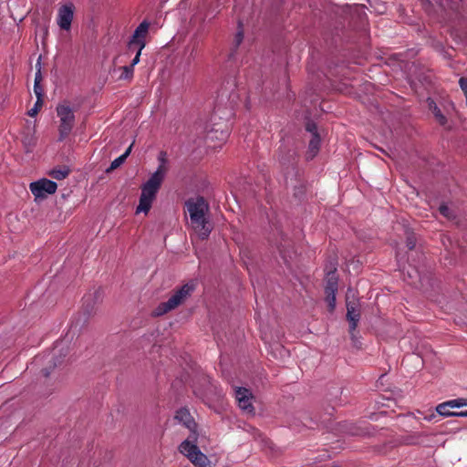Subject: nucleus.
<instances>
[{"label": "nucleus", "mask_w": 467, "mask_h": 467, "mask_svg": "<svg viewBox=\"0 0 467 467\" xmlns=\"http://www.w3.org/2000/svg\"><path fill=\"white\" fill-rule=\"evenodd\" d=\"M174 420L177 423L185 426L188 430H190L191 433L196 431L197 424L186 408H181L176 411L174 415Z\"/></svg>", "instance_id": "9d476101"}, {"label": "nucleus", "mask_w": 467, "mask_h": 467, "mask_svg": "<svg viewBox=\"0 0 467 467\" xmlns=\"http://www.w3.org/2000/svg\"><path fill=\"white\" fill-rule=\"evenodd\" d=\"M135 48L137 49L136 56L134 57V58L132 59V61L130 65V66H132L133 68L140 62V57L142 49L144 48V45L141 43V45L139 47H135Z\"/></svg>", "instance_id": "412c9836"}, {"label": "nucleus", "mask_w": 467, "mask_h": 467, "mask_svg": "<svg viewBox=\"0 0 467 467\" xmlns=\"http://www.w3.org/2000/svg\"><path fill=\"white\" fill-rule=\"evenodd\" d=\"M337 276L335 272H330L327 276L326 294H337Z\"/></svg>", "instance_id": "4468645a"}, {"label": "nucleus", "mask_w": 467, "mask_h": 467, "mask_svg": "<svg viewBox=\"0 0 467 467\" xmlns=\"http://www.w3.org/2000/svg\"><path fill=\"white\" fill-rule=\"evenodd\" d=\"M416 245V242L414 240V238L412 237H408L407 239V246L410 250H412Z\"/></svg>", "instance_id": "bb28decb"}, {"label": "nucleus", "mask_w": 467, "mask_h": 467, "mask_svg": "<svg viewBox=\"0 0 467 467\" xmlns=\"http://www.w3.org/2000/svg\"><path fill=\"white\" fill-rule=\"evenodd\" d=\"M57 352H60V349H58V346H56L54 348V356L57 354Z\"/></svg>", "instance_id": "c756f323"}, {"label": "nucleus", "mask_w": 467, "mask_h": 467, "mask_svg": "<svg viewBox=\"0 0 467 467\" xmlns=\"http://www.w3.org/2000/svg\"><path fill=\"white\" fill-rule=\"evenodd\" d=\"M306 130L312 133V136H314V132H317L316 124L314 122H308L306 125Z\"/></svg>", "instance_id": "a878e982"}, {"label": "nucleus", "mask_w": 467, "mask_h": 467, "mask_svg": "<svg viewBox=\"0 0 467 467\" xmlns=\"http://www.w3.org/2000/svg\"><path fill=\"white\" fill-rule=\"evenodd\" d=\"M195 289L193 282L184 284L165 302L161 303L154 310V315L157 317L162 316L179 306L191 296Z\"/></svg>", "instance_id": "20e7f679"}, {"label": "nucleus", "mask_w": 467, "mask_h": 467, "mask_svg": "<svg viewBox=\"0 0 467 467\" xmlns=\"http://www.w3.org/2000/svg\"><path fill=\"white\" fill-rule=\"evenodd\" d=\"M252 398L253 395L249 389L241 387L236 388L235 399L239 408L246 413L254 414V408L251 402Z\"/></svg>", "instance_id": "6e6552de"}, {"label": "nucleus", "mask_w": 467, "mask_h": 467, "mask_svg": "<svg viewBox=\"0 0 467 467\" xmlns=\"http://www.w3.org/2000/svg\"><path fill=\"white\" fill-rule=\"evenodd\" d=\"M43 105V99H36V101L34 105V107L28 111V115L30 117H34L37 114V112L40 110Z\"/></svg>", "instance_id": "6ab92c4d"}, {"label": "nucleus", "mask_w": 467, "mask_h": 467, "mask_svg": "<svg viewBox=\"0 0 467 467\" xmlns=\"http://www.w3.org/2000/svg\"><path fill=\"white\" fill-rule=\"evenodd\" d=\"M185 206L190 216V223L201 239H206L212 227L206 218L209 211L208 203L203 197L190 198L186 201Z\"/></svg>", "instance_id": "f03ea898"}, {"label": "nucleus", "mask_w": 467, "mask_h": 467, "mask_svg": "<svg viewBox=\"0 0 467 467\" xmlns=\"http://www.w3.org/2000/svg\"><path fill=\"white\" fill-rule=\"evenodd\" d=\"M459 85L461 88L462 89L466 99H467V78H461L459 80Z\"/></svg>", "instance_id": "b1692460"}, {"label": "nucleus", "mask_w": 467, "mask_h": 467, "mask_svg": "<svg viewBox=\"0 0 467 467\" xmlns=\"http://www.w3.org/2000/svg\"><path fill=\"white\" fill-rule=\"evenodd\" d=\"M243 38H244L243 32L242 31L237 32V34L235 36L236 46H239L241 44V42L243 41Z\"/></svg>", "instance_id": "cd10ccee"}, {"label": "nucleus", "mask_w": 467, "mask_h": 467, "mask_svg": "<svg viewBox=\"0 0 467 467\" xmlns=\"http://www.w3.org/2000/svg\"><path fill=\"white\" fill-rule=\"evenodd\" d=\"M56 110L60 121L58 140L61 141L71 132L75 123V115L68 102L58 104Z\"/></svg>", "instance_id": "39448f33"}, {"label": "nucleus", "mask_w": 467, "mask_h": 467, "mask_svg": "<svg viewBox=\"0 0 467 467\" xmlns=\"http://www.w3.org/2000/svg\"><path fill=\"white\" fill-rule=\"evenodd\" d=\"M122 72L119 76L120 79H131L134 73L132 66H123L119 68Z\"/></svg>", "instance_id": "a211bd4d"}, {"label": "nucleus", "mask_w": 467, "mask_h": 467, "mask_svg": "<svg viewBox=\"0 0 467 467\" xmlns=\"http://www.w3.org/2000/svg\"><path fill=\"white\" fill-rule=\"evenodd\" d=\"M132 145L133 144H130V147L125 150V152L123 154H121L120 156L116 158L114 161H112V162L110 163L109 169L108 171L117 169L125 161V160L128 158V156L131 152Z\"/></svg>", "instance_id": "2eb2a0df"}, {"label": "nucleus", "mask_w": 467, "mask_h": 467, "mask_svg": "<svg viewBox=\"0 0 467 467\" xmlns=\"http://www.w3.org/2000/svg\"><path fill=\"white\" fill-rule=\"evenodd\" d=\"M360 313L355 302L347 301V319L349 322V333L354 337V331L358 327Z\"/></svg>", "instance_id": "f8f14e48"}, {"label": "nucleus", "mask_w": 467, "mask_h": 467, "mask_svg": "<svg viewBox=\"0 0 467 467\" xmlns=\"http://www.w3.org/2000/svg\"><path fill=\"white\" fill-rule=\"evenodd\" d=\"M69 174V170L65 169H54L50 171L49 175L56 180H63Z\"/></svg>", "instance_id": "f3484780"}, {"label": "nucleus", "mask_w": 467, "mask_h": 467, "mask_svg": "<svg viewBox=\"0 0 467 467\" xmlns=\"http://www.w3.org/2000/svg\"><path fill=\"white\" fill-rule=\"evenodd\" d=\"M44 375L46 377H48L49 376V371H47V369L44 370Z\"/></svg>", "instance_id": "7c9ffc66"}, {"label": "nucleus", "mask_w": 467, "mask_h": 467, "mask_svg": "<svg viewBox=\"0 0 467 467\" xmlns=\"http://www.w3.org/2000/svg\"><path fill=\"white\" fill-rule=\"evenodd\" d=\"M439 211L444 217L448 219L454 218L452 211L446 204H441L439 208Z\"/></svg>", "instance_id": "aec40b11"}, {"label": "nucleus", "mask_w": 467, "mask_h": 467, "mask_svg": "<svg viewBox=\"0 0 467 467\" xmlns=\"http://www.w3.org/2000/svg\"><path fill=\"white\" fill-rule=\"evenodd\" d=\"M160 164L156 171L151 174L149 180L141 186V194L139 205L136 208V213H148L151 208L156 194L164 180L167 168L165 154L161 152L159 157Z\"/></svg>", "instance_id": "f257e3e1"}, {"label": "nucleus", "mask_w": 467, "mask_h": 467, "mask_svg": "<svg viewBox=\"0 0 467 467\" xmlns=\"http://www.w3.org/2000/svg\"><path fill=\"white\" fill-rule=\"evenodd\" d=\"M430 109L432 110L435 118L438 119V121L443 125L446 123L447 119L445 116L441 113V109L438 108L436 103L433 100H431L429 102Z\"/></svg>", "instance_id": "dca6fc26"}, {"label": "nucleus", "mask_w": 467, "mask_h": 467, "mask_svg": "<svg viewBox=\"0 0 467 467\" xmlns=\"http://www.w3.org/2000/svg\"><path fill=\"white\" fill-rule=\"evenodd\" d=\"M320 137L317 132H314V136L309 141L308 150H307V158L313 159L318 152L320 147Z\"/></svg>", "instance_id": "ddd939ff"}, {"label": "nucleus", "mask_w": 467, "mask_h": 467, "mask_svg": "<svg viewBox=\"0 0 467 467\" xmlns=\"http://www.w3.org/2000/svg\"><path fill=\"white\" fill-rule=\"evenodd\" d=\"M457 417H467V410L457 412Z\"/></svg>", "instance_id": "c85d7f7f"}, {"label": "nucleus", "mask_w": 467, "mask_h": 467, "mask_svg": "<svg viewBox=\"0 0 467 467\" xmlns=\"http://www.w3.org/2000/svg\"><path fill=\"white\" fill-rule=\"evenodd\" d=\"M197 440L198 433L197 431H193L187 439L181 442L178 446V451L195 466L206 467L210 463V461L199 449Z\"/></svg>", "instance_id": "7ed1b4c3"}, {"label": "nucleus", "mask_w": 467, "mask_h": 467, "mask_svg": "<svg viewBox=\"0 0 467 467\" xmlns=\"http://www.w3.org/2000/svg\"><path fill=\"white\" fill-rule=\"evenodd\" d=\"M34 92L36 96V99H42L43 97V88L40 85V83H34Z\"/></svg>", "instance_id": "5701e85b"}, {"label": "nucleus", "mask_w": 467, "mask_h": 467, "mask_svg": "<svg viewBox=\"0 0 467 467\" xmlns=\"http://www.w3.org/2000/svg\"><path fill=\"white\" fill-rule=\"evenodd\" d=\"M75 6L72 3L62 5L57 10V24L60 29L69 31L74 18Z\"/></svg>", "instance_id": "0eeeda50"}, {"label": "nucleus", "mask_w": 467, "mask_h": 467, "mask_svg": "<svg viewBox=\"0 0 467 467\" xmlns=\"http://www.w3.org/2000/svg\"><path fill=\"white\" fill-rule=\"evenodd\" d=\"M29 188L36 199H45L48 194L56 192L57 185L48 179H40L31 182Z\"/></svg>", "instance_id": "423d86ee"}, {"label": "nucleus", "mask_w": 467, "mask_h": 467, "mask_svg": "<svg viewBox=\"0 0 467 467\" xmlns=\"http://www.w3.org/2000/svg\"><path fill=\"white\" fill-rule=\"evenodd\" d=\"M327 300L330 309L333 310L336 306V294H327Z\"/></svg>", "instance_id": "4be33fe9"}, {"label": "nucleus", "mask_w": 467, "mask_h": 467, "mask_svg": "<svg viewBox=\"0 0 467 467\" xmlns=\"http://www.w3.org/2000/svg\"><path fill=\"white\" fill-rule=\"evenodd\" d=\"M36 66L38 67L37 71L35 76V83H40L42 80L41 71H40V62L37 61Z\"/></svg>", "instance_id": "393cba45"}, {"label": "nucleus", "mask_w": 467, "mask_h": 467, "mask_svg": "<svg viewBox=\"0 0 467 467\" xmlns=\"http://www.w3.org/2000/svg\"><path fill=\"white\" fill-rule=\"evenodd\" d=\"M467 406V400L465 399H455L443 403H441L437 406L436 411L445 417L449 416H457V412H452L451 409L462 408Z\"/></svg>", "instance_id": "1a4fd4ad"}, {"label": "nucleus", "mask_w": 467, "mask_h": 467, "mask_svg": "<svg viewBox=\"0 0 467 467\" xmlns=\"http://www.w3.org/2000/svg\"><path fill=\"white\" fill-rule=\"evenodd\" d=\"M149 30V23L146 21L141 22L135 29L131 39L129 42V48L139 47L141 43L145 46V36Z\"/></svg>", "instance_id": "9b49d317"}]
</instances>
